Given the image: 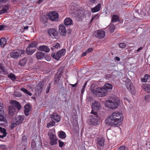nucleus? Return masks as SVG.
I'll use <instances>...</instances> for the list:
<instances>
[{"mask_svg":"<svg viewBox=\"0 0 150 150\" xmlns=\"http://www.w3.org/2000/svg\"><path fill=\"white\" fill-rule=\"evenodd\" d=\"M36 49L28 47L26 49L27 53L28 54H32L35 51Z\"/></svg>","mask_w":150,"mask_h":150,"instance_id":"obj_27","label":"nucleus"},{"mask_svg":"<svg viewBox=\"0 0 150 150\" xmlns=\"http://www.w3.org/2000/svg\"><path fill=\"white\" fill-rule=\"evenodd\" d=\"M59 80L60 78L58 75L57 76H56L54 78V84H56L59 82Z\"/></svg>","mask_w":150,"mask_h":150,"instance_id":"obj_45","label":"nucleus"},{"mask_svg":"<svg viewBox=\"0 0 150 150\" xmlns=\"http://www.w3.org/2000/svg\"><path fill=\"white\" fill-rule=\"evenodd\" d=\"M128 148L127 147L125 146H120L119 149V150H127Z\"/></svg>","mask_w":150,"mask_h":150,"instance_id":"obj_48","label":"nucleus"},{"mask_svg":"<svg viewBox=\"0 0 150 150\" xmlns=\"http://www.w3.org/2000/svg\"><path fill=\"white\" fill-rule=\"evenodd\" d=\"M96 132L95 130L91 129V130L90 131V132H89L90 135L89 137L90 138H91L93 139L96 136Z\"/></svg>","mask_w":150,"mask_h":150,"instance_id":"obj_29","label":"nucleus"},{"mask_svg":"<svg viewBox=\"0 0 150 150\" xmlns=\"http://www.w3.org/2000/svg\"><path fill=\"white\" fill-rule=\"evenodd\" d=\"M0 133L2 134L0 135V138L3 139L4 137H6L7 133L6 132V130L5 128L0 127Z\"/></svg>","mask_w":150,"mask_h":150,"instance_id":"obj_20","label":"nucleus"},{"mask_svg":"<svg viewBox=\"0 0 150 150\" xmlns=\"http://www.w3.org/2000/svg\"><path fill=\"white\" fill-rule=\"evenodd\" d=\"M16 123V124L19 125L22 123L24 119V117L23 116H19L17 117L12 119Z\"/></svg>","mask_w":150,"mask_h":150,"instance_id":"obj_12","label":"nucleus"},{"mask_svg":"<svg viewBox=\"0 0 150 150\" xmlns=\"http://www.w3.org/2000/svg\"><path fill=\"white\" fill-rule=\"evenodd\" d=\"M115 59L117 61H120V58L117 57H115Z\"/></svg>","mask_w":150,"mask_h":150,"instance_id":"obj_63","label":"nucleus"},{"mask_svg":"<svg viewBox=\"0 0 150 150\" xmlns=\"http://www.w3.org/2000/svg\"><path fill=\"white\" fill-rule=\"evenodd\" d=\"M78 84V82H77L76 83L74 84H70V85L72 86L73 87H76Z\"/></svg>","mask_w":150,"mask_h":150,"instance_id":"obj_56","label":"nucleus"},{"mask_svg":"<svg viewBox=\"0 0 150 150\" xmlns=\"http://www.w3.org/2000/svg\"><path fill=\"white\" fill-rule=\"evenodd\" d=\"M40 50L44 51L46 52H48L50 51V48L49 47L46 46L44 45H41L39 47Z\"/></svg>","mask_w":150,"mask_h":150,"instance_id":"obj_25","label":"nucleus"},{"mask_svg":"<svg viewBox=\"0 0 150 150\" xmlns=\"http://www.w3.org/2000/svg\"><path fill=\"white\" fill-rule=\"evenodd\" d=\"M93 50L92 48H90L86 50V51L87 53L91 52Z\"/></svg>","mask_w":150,"mask_h":150,"instance_id":"obj_54","label":"nucleus"},{"mask_svg":"<svg viewBox=\"0 0 150 150\" xmlns=\"http://www.w3.org/2000/svg\"><path fill=\"white\" fill-rule=\"evenodd\" d=\"M72 22V20L69 18H66L64 20V23L66 25H71Z\"/></svg>","mask_w":150,"mask_h":150,"instance_id":"obj_30","label":"nucleus"},{"mask_svg":"<svg viewBox=\"0 0 150 150\" xmlns=\"http://www.w3.org/2000/svg\"><path fill=\"white\" fill-rule=\"evenodd\" d=\"M98 145L103 146L104 145L105 139L103 138H98L97 139Z\"/></svg>","mask_w":150,"mask_h":150,"instance_id":"obj_19","label":"nucleus"},{"mask_svg":"<svg viewBox=\"0 0 150 150\" xmlns=\"http://www.w3.org/2000/svg\"><path fill=\"white\" fill-rule=\"evenodd\" d=\"M97 1V0H89V1L91 4H93L96 3Z\"/></svg>","mask_w":150,"mask_h":150,"instance_id":"obj_53","label":"nucleus"},{"mask_svg":"<svg viewBox=\"0 0 150 150\" xmlns=\"http://www.w3.org/2000/svg\"><path fill=\"white\" fill-rule=\"evenodd\" d=\"M122 113L118 112H115L105 120L106 123L112 126H119L123 120Z\"/></svg>","mask_w":150,"mask_h":150,"instance_id":"obj_1","label":"nucleus"},{"mask_svg":"<svg viewBox=\"0 0 150 150\" xmlns=\"http://www.w3.org/2000/svg\"><path fill=\"white\" fill-rule=\"evenodd\" d=\"M4 28V26L3 25H0V30H2Z\"/></svg>","mask_w":150,"mask_h":150,"instance_id":"obj_60","label":"nucleus"},{"mask_svg":"<svg viewBox=\"0 0 150 150\" xmlns=\"http://www.w3.org/2000/svg\"><path fill=\"white\" fill-rule=\"evenodd\" d=\"M143 49V47H140L139 49H138L137 50V52H139L140 50H142Z\"/></svg>","mask_w":150,"mask_h":150,"instance_id":"obj_61","label":"nucleus"},{"mask_svg":"<svg viewBox=\"0 0 150 150\" xmlns=\"http://www.w3.org/2000/svg\"><path fill=\"white\" fill-rule=\"evenodd\" d=\"M60 47V45L59 43L58 42H54L52 44V46L51 47V50L54 51L56 49L59 48Z\"/></svg>","mask_w":150,"mask_h":150,"instance_id":"obj_23","label":"nucleus"},{"mask_svg":"<svg viewBox=\"0 0 150 150\" xmlns=\"http://www.w3.org/2000/svg\"><path fill=\"white\" fill-rule=\"evenodd\" d=\"M118 16L115 15H113L112 18V22H115L118 20Z\"/></svg>","mask_w":150,"mask_h":150,"instance_id":"obj_41","label":"nucleus"},{"mask_svg":"<svg viewBox=\"0 0 150 150\" xmlns=\"http://www.w3.org/2000/svg\"><path fill=\"white\" fill-rule=\"evenodd\" d=\"M91 92L94 95L98 96L100 97H104L106 96L107 94V91L103 87H98L93 89L92 86L91 87Z\"/></svg>","mask_w":150,"mask_h":150,"instance_id":"obj_3","label":"nucleus"},{"mask_svg":"<svg viewBox=\"0 0 150 150\" xmlns=\"http://www.w3.org/2000/svg\"><path fill=\"white\" fill-rule=\"evenodd\" d=\"M101 7V4H98L95 7L91 9V11L92 13H94L98 11Z\"/></svg>","mask_w":150,"mask_h":150,"instance_id":"obj_24","label":"nucleus"},{"mask_svg":"<svg viewBox=\"0 0 150 150\" xmlns=\"http://www.w3.org/2000/svg\"><path fill=\"white\" fill-rule=\"evenodd\" d=\"M21 90L24 92L25 93L27 94L28 95L30 96H31L32 95V94L30 93V92L28 91L27 89L25 88H22L21 89Z\"/></svg>","mask_w":150,"mask_h":150,"instance_id":"obj_44","label":"nucleus"},{"mask_svg":"<svg viewBox=\"0 0 150 150\" xmlns=\"http://www.w3.org/2000/svg\"><path fill=\"white\" fill-rule=\"evenodd\" d=\"M48 32L50 36H53L54 37L57 36L58 32L55 28H51L48 30Z\"/></svg>","mask_w":150,"mask_h":150,"instance_id":"obj_15","label":"nucleus"},{"mask_svg":"<svg viewBox=\"0 0 150 150\" xmlns=\"http://www.w3.org/2000/svg\"><path fill=\"white\" fill-rule=\"evenodd\" d=\"M120 103V101L118 99H115L113 101H111L110 102V108L112 109L116 108Z\"/></svg>","mask_w":150,"mask_h":150,"instance_id":"obj_11","label":"nucleus"},{"mask_svg":"<svg viewBox=\"0 0 150 150\" xmlns=\"http://www.w3.org/2000/svg\"><path fill=\"white\" fill-rule=\"evenodd\" d=\"M69 9L71 11L72 13H76V12L77 10H76V7L73 5H71L69 7Z\"/></svg>","mask_w":150,"mask_h":150,"instance_id":"obj_42","label":"nucleus"},{"mask_svg":"<svg viewBox=\"0 0 150 150\" xmlns=\"http://www.w3.org/2000/svg\"><path fill=\"white\" fill-rule=\"evenodd\" d=\"M48 16L49 19L52 21H57L59 18L58 14L56 12H50L49 13Z\"/></svg>","mask_w":150,"mask_h":150,"instance_id":"obj_9","label":"nucleus"},{"mask_svg":"<svg viewBox=\"0 0 150 150\" xmlns=\"http://www.w3.org/2000/svg\"><path fill=\"white\" fill-rule=\"evenodd\" d=\"M8 9V6L5 5L3 8L0 11V15L6 12Z\"/></svg>","mask_w":150,"mask_h":150,"instance_id":"obj_34","label":"nucleus"},{"mask_svg":"<svg viewBox=\"0 0 150 150\" xmlns=\"http://www.w3.org/2000/svg\"><path fill=\"white\" fill-rule=\"evenodd\" d=\"M59 31L62 36H65L67 34V31L65 26L63 25H60L59 27Z\"/></svg>","mask_w":150,"mask_h":150,"instance_id":"obj_10","label":"nucleus"},{"mask_svg":"<svg viewBox=\"0 0 150 150\" xmlns=\"http://www.w3.org/2000/svg\"><path fill=\"white\" fill-rule=\"evenodd\" d=\"M0 73L3 74H7L6 67L2 65H0Z\"/></svg>","mask_w":150,"mask_h":150,"instance_id":"obj_22","label":"nucleus"},{"mask_svg":"<svg viewBox=\"0 0 150 150\" xmlns=\"http://www.w3.org/2000/svg\"><path fill=\"white\" fill-rule=\"evenodd\" d=\"M59 146L62 147L64 145V142L60 140H59Z\"/></svg>","mask_w":150,"mask_h":150,"instance_id":"obj_51","label":"nucleus"},{"mask_svg":"<svg viewBox=\"0 0 150 150\" xmlns=\"http://www.w3.org/2000/svg\"><path fill=\"white\" fill-rule=\"evenodd\" d=\"M43 1V0H39L37 1V3L38 4H40Z\"/></svg>","mask_w":150,"mask_h":150,"instance_id":"obj_62","label":"nucleus"},{"mask_svg":"<svg viewBox=\"0 0 150 150\" xmlns=\"http://www.w3.org/2000/svg\"><path fill=\"white\" fill-rule=\"evenodd\" d=\"M110 29L111 30V32H114L115 29V27L114 25H111L110 26Z\"/></svg>","mask_w":150,"mask_h":150,"instance_id":"obj_49","label":"nucleus"},{"mask_svg":"<svg viewBox=\"0 0 150 150\" xmlns=\"http://www.w3.org/2000/svg\"><path fill=\"white\" fill-rule=\"evenodd\" d=\"M51 87V83H50L47 86V89L46 90V92L47 93H48L50 89V88Z\"/></svg>","mask_w":150,"mask_h":150,"instance_id":"obj_50","label":"nucleus"},{"mask_svg":"<svg viewBox=\"0 0 150 150\" xmlns=\"http://www.w3.org/2000/svg\"><path fill=\"white\" fill-rule=\"evenodd\" d=\"M91 118L90 120L89 123L90 125L97 126L100 124V121L98 119L97 115H94L90 116Z\"/></svg>","mask_w":150,"mask_h":150,"instance_id":"obj_6","label":"nucleus"},{"mask_svg":"<svg viewBox=\"0 0 150 150\" xmlns=\"http://www.w3.org/2000/svg\"><path fill=\"white\" fill-rule=\"evenodd\" d=\"M8 77L10 78L12 81L16 79L15 75L12 73H10L8 75Z\"/></svg>","mask_w":150,"mask_h":150,"instance_id":"obj_43","label":"nucleus"},{"mask_svg":"<svg viewBox=\"0 0 150 150\" xmlns=\"http://www.w3.org/2000/svg\"><path fill=\"white\" fill-rule=\"evenodd\" d=\"M87 53V52H86V51L85 52H83V53L81 55V57H84L86 55Z\"/></svg>","mask_w":150,"mask_h":150,"instance_id":"obj_59","label":"nucleus"},{"mask_svg":"<svg viewBox=\"0 0 150 150\" xmlns=\"http://www.w3.org/2000/svg\"><path fill=\"white\" fill-rule=\"evenodd\" d=\"M27 59L26 58H24L19 61V64L22 66H24L27 62Z\"/></svg>","mask_w":150,"mask_h":150,"instance_id":"obj_33","label":"nucleus"},{"mask_svg":"<svg viewBox=\"0 0 150 150\" xmlns=\"http://www.w3.org/2000/svg\"><path fill=\"white\" fill-rule=\"evenodd\" d=\"M76 15V17L77 18L79 19H82V18H84V12L83 11H79Z\"/></svg>","mask_w":150,"mask_h":150,"instance_id":"obj_28","label":"nucleus"},{"mask_svg":"<svg viewBox=\"0 0 150 150\" xmlns=\"http://www.w3.org/2000/svg\"><path fill=\"white\" fill-rule=\"evenodd\" d=\"M126 45L125 43H121L119 45V47L122 48H124L125 47Z\"/></svg>","mask_w":150,"mask_h":150,"instance_id":"obj_46","label":"nucleus"},{"mask_svg":"<svg viewBox=\"0 0 150 150\" xmlns=\"http://www.w3.org/2000/svg\"><path fill=\"white\" fill-rule=\"evenodd\" d=\"M59 137L61 139H64L66 137V134L65 133L62 131L59 132L58 134Z\"/></svg>","mask_w":150,"mask_h":150,"instance_id":"obj_38","label":"nucleus"},{"mask_svg":"<svg viewBox=\"0 0 150 150\" xmlns=\"http://www.w3.org/2000/svg\"><path fill=\"white\" fill-rule=\"evenodd\" d=\"M10 103L11 105L8 106V113L10 116H12L16 113V107L18 110H19L21 109V106L20 104L16 100H11Z\"/></svg>","mask_w":150,"mask_h":150,"instance_id":"obj_2","label":"nucleus"},{"mask_svg":"<svg viewBox=\"0 0 150 150\" xmlns=\"http://www.w3.org/2000/svg\"><path fill=\"white\" fill-rule=\"evenodd\" d=\"M113 86L112 84L109 83H106L103 86V88L106 90H111L112 89Z\"/></svg>","mask_w":150,"mask_h":150,"instance_id":"obj_32","label":"nucleus"},{"mask_svg":"<svg viewBox=\"0 0 150 150\" xmlns=\"http://www.w3.org/2000/svg\"><path fill=\"white\" fill-rule=\"evenodd\" d=\"M44 53L41 52H39L36 53L35 56L38 59H42L44 57Z\"/></svg>","mask_w":150,"mask_h":150,"instance_id":"obj_26","label":"nucleus"},{"mask_svg":"<svg viewBox=\"0 0 150 150\" xmlns=\"http://www.w3.org/2000/svg\"><path fill=\"white\" fill-rule=\"evenodd\" d=\"M26 139V137L25 136H23L22 137V140L25 142Z\"/></svg>","mask_w":150,"mask_h":150,"instance_id":"obj_58","label":"nucleus"},{"mask_svg":"<svg viewBox=\"0 0 150 150\" xmlns=\"http://www.w3.org/2000/svg\"><path fill=\"white\" fill-rule=\"evenodd\" d=\"M0 147L3 150H5L6 149V146L5 145H1L0 146Z\"/></svg>","mask_w":150,"mask_h":150,"instance_id":"obj_52","label":"nucleus"},{"mask_svg":"<svg viewBox=\"0 0 150 150\" xmlns=\"http://www.w3.org/2000/svg\"><path fill=\"white\" fill-rule=\"evenodd\" d=\"M3 113L4 111L3 110V108L1 107V108H0V115H3Z\"/></svg>","mask_w":150,"mask_h":150,"instance_id":"obj_55","label":"nucleus"},{"mask_svg":"<svg viewBox=\"0 0 150 150\" xmlns=\"http://www.w3.org/2000/svg\"><path fill=\"white\" fill-rule=\"evenodd\" d=\"M50 117L51 119L56 120L57 122H59L61 120L60 116L55 113H53L52 114L50 115Z\"/></svg>","mask_w":150,"mask_h":150,"instance_id":"obj_16","label":"nucleus"},{"mask_svg":"<svg viewBox=\"0 0 150 150\" xmlns=\"http://www.w3.org/2000/svg\"><path fill=\"white\" fill-rule=\"evenodd\" d=\"M87 83V82H86L84 84V85L83 87V88H82L81 90V93L82 94H83L84 92V90L85 88V87L86 86V84Z\"/></svg>","mask_w":150,"mask_h":150,"instance_id":"obj_47","label":"nucleus"},{"mask_svg":"<svg viewBox=\"0 0 150 150\" xmlns=\"http://www.w3.org/2000/svg\"><path fill=\"white\" fill-rule=\"evenodd\" d=\"M144 88L148 93H150V84H145L144 86Z\"/></svg>","mask_w":150,"mask_h":150,"instance_id":"obj_35","label":"nucleus"},{"mask_svg":"<svg viewBox=\"0 0 150 150\" xmlns=\"http://www.w3.org/2000/svg\"><path fill=\"white\" fill-rule=\"evenodd\" d=\"M37 45L38 43L37 42H33L29 44L28 47H29L33 48H35L36 49V48L37 47Z\"/></svg>","mask_w":150,"mask_h":150,"instance_id":"obj_37","label":"nucleus"},{"mask_svg":"<svg viewBox=\"0 0 150 150\" xmlns=\"http://www.w3.org/2000/svg\"><path fill=\"white\" fill-rule=\"evenodd\" d=\"M126 85L128 90L131 92L132 94H134L135 93L133 85L131 83V81L127 83Z\"/></svg>","mask_w":150,"mask_h":150,"instance_id":"obj_14","label":"nucleus"},{"mask_svg":"<svg viewBox=\"0 0 150 150\" xmlns=\"http://www.w3.org/2000/svg\"><path fill=\"white\" fill-rule=\"evenodd\" d=\"M6 42V39L5 38H1L0 40V45L2 48H4Z\"/></svg>","mask_w":150,"mask_h":150,"instance_id":"obj_31","label":"nucleus"},{"mask_svg":"<svg viewBox=\"0 0 150 150\" xmlns=\"http://www.w3.org/2000/svg\"><path fill=\"white\" fill-rule=\"evenodd\" d=\"M6 119L4 117L3 115H0V125L4 124L6 122Z\"/></svg>","mask_w":150,"mask_h":150,"instance_id":"obj_39","label":"nucleus"},{"mask_svg":"<svg viewBox=\"0 0 150 150\" xmlns=\"http://www.w3.org/2000/svg\"><path fill=\"white\" fill-rule=\"evenodd\" d=\"M55 123L54 121L52 120L47 124L46 127L48 128L54 126L55 125Z\"/></svg>","mask_w":150,"mask_h":150,"instance_id":"obj_36","label":"nucleus"},{"mask_svg":"<svg viewBox=\"0 0 150 150\" xmlns=\"http://www.w3.org/2000/svg\"><path fill=\"white\" fill-rule=\"evenodd\" d=\"M24 53V50H14L11 52L10 56L11 57L14 59H17Z\"/></svg>","mask_w":150,"mask_h":150,"instance_id":"obj_5","label":"nucleus"},{"mask_svg":"<svg viewBox=\"0 0 150 150\" xmlns=\"http://www.w3.org/2000/svg\"><path fill=\"white\" fill-rule=\"evenodd\" d=\"M24 112L25 115L28 116L30 113V107L29 105H26L24 106Z\"/></svg>","mask_w":150,"mask_h":150,"instance_id":"obj_18","label":"nucleus"},{"mask_svg":"<svg viewBox=\"0 0 150 150\" xmlns=\"http://www.w3.org/2000/svg\"><path fill=\"white\" fill-rule=\"evenodd\" d=\"M15 122L14 121V120L12 119V121H11V124L10 127V129L11 130L12 129L14 128V127H16V125H18L17 124H16L15 122Z\"/></svg>","mask_w":150,"mask_h":150,"instance_id":"obj_40","label":"nucleus"},{"mask_svg":"<svg viewBox=\"0 0 150 150\" xmlns=\"http://www.w3.org/2000/svg\"><path fill=\"white\" fill-rule=\"evenodd\" d=\"M66 52L65 49H62L58 51L57 53H52L51 56L54 59L59 60L61 57L65 55Z\"/></svg>","mask_w":150,"mask_h":150,"instance_id":"obj_4","label":"nucleus"},{"mask_svg":"<svg viewBox=\"0 0 150 150\" xmlns=\"http://www.w3.org/2000/svg\"><path fill=\"white\" fill-rule=\"evenodd\" d=\"M141 80L142 81L144 82H149L150 81V76L148 74H145L144 78H141Z\"/></svg>","mask_w":150,"mask_h":150,"instance_id":"obj_21","label":"nucleus"},{"mask_svg":"<svg viewBox=\"0 0 150 150\" xmlns=\"http://www.w3.org/2000/svg\"><path fill=\"white\" fill-rule=\"evenodd\" d=\"M28 27L29 26H26L23 29L24 30H26L28 29Z\"/></svg>","mask_w":150,"mask_h":150,"instance_id":"obj_64","label":"nucleus"},{"mask_svg":"<svg viewBox=\"0 0 150 150\" xmlns=\"http://www.w3.org/2000/svg\"><path fill=\"white\" fill-rule=\"evenodd\" d=\"M44 86V83L43 82H40L38 84L35 89V91L38 93H41Z\"/></svg>","mask_w":150,"mask_h":150,"instance_id":"obj_13","label":"nucleus"},{"mask_svg":"<svg viewBox=\"0 0 150 150\" xmlns=\"http://www.w3.org/2000/svg\"><path fill=\"white\" fill-rule=\"evenodd\" d=\"M105 32L101 30H98L95 31L94 35L99 39H102L104 38L105 35Z\"/></svg>","mask_w":150,"mask_h":150,"instance_id":"obj_8","label":"nucleus"},{"mask_svg":"<svg viewBox=\"0 0 150 150\" xmlns=\"http://www.w3.org/2000/svg\"><path fill=\"white\" fill-rule=\"evenodd\" d=\"M124 100L125 102H128L129 103L130 102V100L127 98H125Z\"/></svg>","mask_w":150,"mask_h":150,"instance_id":"obj_57","label":"nucleus"},{"mask_svg":"<svg viewBox=\"0 0 150 150\" xmlns=\"http://www.w3.org/2000/svg\"><path fill=\"white\" fill-rule=\"evenodd\" d=\"M100 106V103L97 101H95L92 104V109L94 110H98Z\"/></svg>","mask_w":150,"mask_h":150,"instance_id":"obj_17","label":"nucleus"},{"mask_svg":"<svg viewBox=\"0 0 150 150\" xmlns=\"http://www.w3.org/2000/svg\"><path fill=\"white\" fill-rule=\"evenodd\" d=\"M48 134L50 137V144L52 146H53L57 144V139L56 136L52 132H49Z\"/></svg>","mask_w":150,"mask_h":150,"instance_id":"obj_7","label":"nucleus"}]
</instances>
